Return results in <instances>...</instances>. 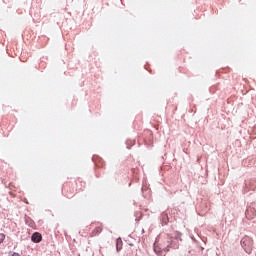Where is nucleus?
Returning a JSON list of instances; mask_svg holds the SVG:
<instances>
[{"mask_svg": "<svg viewBox=\"0 0 256 256\" xmlns=\"http://www.w3.org/2000/svg\"><path fill=\"white\" fill-rule=\"evenodd\" d=\"M5 241V234L0 233V243H3Z\"/></svg>", "mask_w": 256, "mask_h": 256, "instance_id": "nucleus-8", "label": "nucleus"}, {"mask_svg": "<svg viewBox=\"0 0 256 256\" xmlns=\"http://www.w3.org/2000/svg\"><path fill=\"white\" fill-rule=\"evenodd\" d=\"M256 190V180H246L245 181V187H244V193H247V191H255Z\"/></svg>", "mask_w": 256, "mask_h": 256, "instance_id": "nucleus-2", "label": "nucleus"}, {"mask_svg": "<svg viewBox=\"0 0 256 256\" xmlns=\"http://www.w3.org/2000/svg\"><path fill=\"white\" fill-rule=\"evenodd\" d=\"M43 239V236H41V233L35 232L31 236V241L33 243H41V240Z\"/></svg>", "mask_w": 256, "mask_h": 256, "instance_id": "nucleus-4", "label": "nucleus"}, {"mask_svg": "<svg viewBox=\"0 0 256 256\" xmlns=\"http://www.w3.org/2000/svg\"><path fill=\"white\" fill-rule=\"evenodd\" d=\"M179 247V242L173 240L170 242V244L167 245V247L164 248V251L167 252L169 249H177Z\"/></svg>", "mask_w": 256, "mask_h": 256, "instance_id": "nucleus-5", "label": "nucleus"}, {"mask_svg": "<svg viewBox=\"0 0 256 256\" xmlns=\"http://www.w3.org/2000/svg\"><path fill=\"white\" fill-rule=\"evenodd\" d=\"M245 215H246L247 219H253V217H255V215H256V210H255V208L249 206V207L246 209Z\"/></svg>", "mask_w": 256, "mask_h": 256, "instance_id": "nucleus-3", "label": "nucleus"}, {"mask_svg": "<svg viewBox=\"0 0 256 256\" xmlns=\"http://www.w3.org/2000/svg\"><path fill=\"white\" fill-rule=\"evenodd\" d=\"M128 145H129V143H131L132 145H135V142L134 141H127L126 142Z\"/></svg>", "mask_w": 256, "mask_h": 256, "instance_id": "nucleus-12", "label": "nucleus"}, {"mask_svg": "<svg viewBox=\"0 0 256 256\" xmlns=\"http://www.w3.org/2000/svg\"><path fill=\"white\" fill-rule=\"evenodd\" d=\"M123 249V240L121 238H118L116 240V251H121Z\"/></svg>", "mask_w": 256, "mask_h": 256, "instance_id": "nucleus-7", "label": "nucleus"}, {"mask_svg": "<svg viewBox=\"0 0 256 256\" xmlns=\"http://www.w3.org/2000/svg\"><path fill=\"white\" fill-rule=\"evenodd\" d=\"M154 251H155V253L159 252V248H157V246H155V244H154Z\"/></svg>", "mask_w": 256, "mask_h": 256, "instance_id": "nucleus-9", "label": "nucleus"}, {"mask_svg": "<svg viewBox=\"0 0 256 256\" xmlns=\"http://www.w3.org/2000/svg\"><path fill=\"white\" fill-rule=\"evenodd\" d=\"M11 256H20V255H19V253H17V252H13V253L11 254Z\"/></svg>", "mask_w": 256, "mask_h": 256, "instance_id": "nucleus-10", "label": "nucleus"}, {"mask_svg": "<svg viewBox=\"0 0 256 256\" xmlns=\"http://www.w3.org/2000/svg\"><path fill=\"white\" fill-rule=\"evenodd\" d=\"M203 249H204V248H203V247H201V250H202V251H203Z\"/></svg>", "mask_w": 256, "mask_h": 256, "instance_id": "nucleus-15", "label": "nucleus"}, {"mask_svg": "<svg viewBox=\"0 0 256 256\" xmlns=\"http://www.w3.org/2000/svg\"><path fill=\"white\" fill-rule=\"evenodd\" d=\"M127 149H131V147L127 146Z\"/></svg>", "mask_w": 256, "mask_h": 256, "instance_id": "nucleus-13", "label": "nucleus"}, {"mask_svg": "<svg viewBox=\"0 0 256 256\" xmlns=\"http://www.w3.org/2000/svg\"><path fill=\"white\" fill-rule=\"evenodd\" d=\"M160 221H162V225H167L169 223V216L167 213L163 212L160 216Z\"/></svg>", "mask_w": 256, "mask_h": 256, "instance_id": "nucleus-6", "label": "nucleus"}, {"mask_svg": "<svg viewBox=\"0 0 256 256\" xmlns=\"http://www.w3.org/2000/svg\"><path fill=\"white\" fill-rule=\"evenodd\" d=\"M97 232H98V233L100 232L99 228L97 229Z\"/></svg>", "mask_w": 256, "mask_h": 256, "instance_id": "nucleus-14", "label": "nucleus"}, {"mask_svg": "<svg viewBox=\"0 0 256 256\" xmlns=\"http://www.w3.org/2000/svg\"><path fill=\"white\" fill-rule=\"evenodd\" d=\"M241 245L246 253L250 254L253 251V239L251 237L245 236L242 238Z\"/></svg>", "mask_w": 256, "mask_h": 256, "instance_id": "nucleus-1", "label": "nucleus"}, {"mask_svg": "<svg viewBox=\"0 0 256 256\" xmlns=\"http://www.w3.org/2000/svg\"><path fill=\"white\" fill-rule=\"evenodd\" d=\"M176 239H181V233H178V234L176 235Z\"/></svg>", "mask_w": 256, "mask_h": 256, "instance_id": "nucleus-11", "label": "nucleus"}]
</instances>
